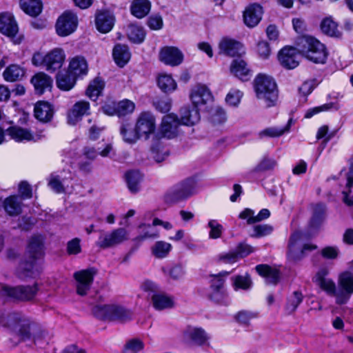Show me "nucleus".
<instances>
[{"instance_id":"nucleus-1","label":"nucleus","mask_w":353,"mask_h":353,"mask_svg":"<svg viewBox=\"0 0 353 353\" xmlns=\"http://www.w3.org/2000/svg\"><path fill=\"white\" fill-rule=\"evenodd\" d=\"M43 256V238L40 235L33 236L28 243L26 257L21 262L18 269V274L21 278L34 277L40 272L39 261Z\"/></svg>"},{"instance_id":"nucleus-2","label":"nucleus","mask_w":353,"mask_h":353,"mask_svg":"<svg viewBox=\"0 0 353 353\" xmlns=\"http://www.w3.org/2000/svg\"><path fill=\"white\" fill-rule=\"evenodd\" d=\"M298 50L304 57L315 63H325L328 52L325 46L315 37L303 35L296 42Z\"/></svg>"},{"instance_id":"nucleus-3","label":"nucleus","mask_w":353,"mask_h":353,"mask_svg":"<svg viewBox=\"0 0 353 353\" xmlns=\"http://www.w3.org/2000/svg\"><path fill=\"white\" fill-rule=\"evenodd\" d=\"M30 321L19 312L4 313L0 312V327L8 328L16 334L21 341L31 338Z\"/></svg>"},{"instance_id":"nucleus-4","label":"nucleus","mask_w":353,"mask_h":353,"mask_svg":"<svg viewBox=\"0 0 353 353\" xmlns=\"http://www.w3.org/2000/svg\"><path fill=\"white\" fill-rule=\"evenodd\" d=\"M254 88L258 99L263 100L268 107L273 106L278 99L275 81L270 76L259 74L254 81Z\"/></svg>"},{"instance_id":"nucleus-5","label":"nucleus","mask_w":353,"mask_h":353,"mask_svg":"<svg viewBox=\"0 0 353 353\" xmlns=\"http://www.w3.org/2000/svg\"><path fill=\"white\" fill-rule=\"evenodd\" d=\"M39 290L38 285H18L12 287L7 285H0V296L8 300L28 301L32 300Z\"/></svg>"},{"instance_id":"nucleus-6","label":"nucleus","mask_w":353,"mask_h":353,"mask_svg":"<svg viewBox=\"0 0 353 353\" xmlns=\"http://www.w3.org/2000/svg\"><path fill=\"white\" fill-rule=\"evenodd\" d=\"M303 234L299 231L294 232L289 239L288 259L292 262L303 259L308 252L317 248V246L310 243L302 244Z\"/></svg>"},{"instance_id":"nucleus-7","label":"nucleus","mask_w":353,"mask_h":353,"mask_svg":"<svg viewBox=\"0 0 353 353\" xmlns=\"http://www.w3.org/2000/svg\"><path fill=\"white\" fill-rule=\"evenodd\" d=\"M93 314L103 320L125 321L132 318V312L118 305H97L92 309Z\"/></svg>"},{"instance_id":"nucleus-8","label":"nucleus","mask_w":353,"mask_h":353,"mask_svg":"<svg viewBox=\"0 0 353 353\" xmlns=\"http://www.w3.org/2000/svg\"><path fill=\"white\" fill-rule=\"evenodd\" d=\"M130 233L126 229L119 228L101 232L96 244L101 249L115 248L128 241Z\"/></svg>"},{"instance_id":"nucleus-9","label":"nucleus","mask_w":353,"mask_h":353,"mask_svg":"<svg viewBox=\"0 0 353 353\" xmlns=\"http://www.w3.org/2000/svg\"><path fill=\"white\" fill-rule=\"evenodd\" d=\"M209 337L205 331L199 327L192 325L186 326L181 332L182 341L189 345H204Z\"/></svg>"},{"instance_id":"nucleus-10","label":"nucleus","mask_w":353,"mask_h":353,"mask_svg":"<svg viewBox=\"0 0 353 353\" xmlns=\"http://www.w3.org/2000/svg\"><path fill=\"white\" fill-rule=\"evenodd\" d=\"M338 285L337 304H345L353 294V273L342 272L339 276Z\"/></svg>"},{"instance_id":"nucleus-11","label":"nucleus","mask_w":353,"mask_h":353,"mask_svg":"<svg viewBox=\"0 0 353 353\" xmlns=\"http://www.w3.org/2000/svg\"><path fill=\"white\" fill-rule=\"evenodd\" d=\"M135 126L141 137L148 140L156 130V119L150 112H142L137 118Z\"/></svg>"},{"instance_id":"nucleus-12","label":"nucleus","mask_w":353,"mask_h":353,"mask_svg":"<svg viewBox=\"0 0 353 353\" xmlns=\"http://www.w3.org/2000/svg\"><path fill=\"white\" fill-rule=\"evenodd\" d=\"M97 271L94 268H90L74 272L77 292L81 296L87 294L93 283L94 276Z\"/></svg>"},{"instance_id":"nucleus-13","label":"nucleus","mask_w":353,"mask_h":353,"mask_svg":"<svg viewBox=\"0 0 353 353\" xmlns=\"http://www.w3.org/2000/svg\"><path fill=\"white\" fill-rule=\"evenodd\" d=\"M77 24V15L71 11H65L57 19V33L61 37L68 36L76 30Z\"/></svg>"},{"instance_id":"nucleus-14","label":"nucleus","mask_w":353,"mask_h":353,"mask_svg":"<svg viewBox=\"0 0 353 353\" xmlns=\"http://www.w3.org/2000/svg\"><path fill=\"white\" fill-rule=\"evenodd\" d=\"M329 271L327 268H321L316 272L313 278V281L327 295L334 296L337 304L338 290L334 281L327 277Z\"/></svg>"},{"instance_id":"nucleus-15","label":"nucleus","mask_w":353,"mask_h":353,"mask_svg":"<svg viewBox=\"0 0 353 353\" xmlns=\"http://www.w3.org/2000/svg\"><path fill=\"white\" fill-rule=\"evenodd\" d=\"M180 124L181 123L176 114H169L164 116L161 125L162 137L168 139L175 137L179 133Z\"/></svg>"},{"instance_id":"nucleus-16","label":"nucleus","mask_w":353,"mask_h":353,"mask_svg":"<svg viewBox=\"0 0 353 353\" xmlns=\"http://www.w3.org/2000/svg\"><path fill=\"white\" fill-rule=\"evenodd\" d=\"M298 48L284 47L278 55L279 61L282 66L287 69H294L299 64Z\"/></svg>"},{"instance_id":"nucleus-17","label":"nucleus","mask_w":353,"mask_h":353,"mask_svg":"<svg viewBox=\"0 0 353 353\" xmlns=\"http://www.w3.org/2000/svg\"><path fill=\"white\" fill-rule=\"evenodd\" d=\"M159 60L166 65L176 66L182 63L183 55L176 47L165 46L159 52Z\"/></svg>"},{"instance_id":"nucleus-18","label":"nucleus","mask_w":353,"mask_h":353,"mask_svg":"<svg viewBox=\"0 0 353 353\" xmlns=\"http://www.w3.org/2000/svg\"><path fill=\"white\" fill-rule=\"evenodd\" d=\"M114 22L115 17L114 14L109 10H101L96 14V27L97 29L102 33L110 32L112 29Z\"/></svg>"},{"instance_id":"nucleus-19","label":"nucleus","mask_w":353,"mask_h":353,"mask_svg":"<svg viewBox=\"0 0 353 353\" xmlns=\"http://www.w3.org/2000/svg\"><path fill=\"white\" fill-rule=\"evenodd\" d=\"M18 26L14 17L8 12L0 14V32L3 34L14 39L18 33Z\"/></svg>"},{"instance_id":"nucleus-20","label":"nucleus","mask_w":353,"mask_h":353,"mask_svg":"<svg viewBox=\"0 0 353 353\" xmlns=\"http://www.w3.org/2000/svg\"><path fill=\"white\" fill-rule=\"evenodd\" d=\"M219 54L229 57L241 55L243 51V45L229 37H223L219 43Z\"/></svg>"},{"instance_id":"nucleus-21","label":"nucleus","mask_w":353,"mask_h":353,"mask_svg":"<svg viewBox=\"0 0 353 353\" xmlns=\"http://www.w3.org/2000/svg\"><path fill=\"white\" fill-rule=\"evenodd\" d=\"M190 99L193 106L199 108V107L210 102L212 100V96L206 86L198 85L191 90Z\"/></svg>"},{"instance_id":"nucleus-22","label":"nucleus","mask_w":353,"mask_h":353,"mask_svg":"<svg viewBox=\"0 0 353 353\" xmlns=\"http://www.w3.org/2000/svg\"><path fill=\"white\" fill-rule=\"evenodd\" d=\"M65 55L61 48H54L46 54V69L48 72H53L61 68Z\"/></svg>"},{"instance_id":"nucleus-23","label":"nucleus","mask_w":353,"mask_h":353,"mask_svg":"<svg viewBox=\"0 0 353 353\" xmlns=\"http://www.w3.org/2000/svg\"><path fill=\"white\" fill-rule=\"evenodd\" d=\"M150 300L152 307L158 311L171 309L174 306V298L161 290L151 294Z\"/></svg>"},{"instance_id":"nucleus-24","label":"nucleus","mask_w":353,"mask_h":353,"mask_svg":"<svg viewBox=\"0 0 353 353\" xmlns=\"http://www.w3.org/2000/svg\"><path fill=\"white\" fill-rule=\"evenodd\" d=\"M263 14L262 7L253 3L246 8L243 12V21L245 24L249 28L255 27L261 21Z\"/></svg>"},{"instance_id":"nucleus-25","label":"nucleus","mask_w":353,"mask_h":353,"mask_svg":"<svg viewBox=\"0 0 353 353\" xmlns=\"http://www.w3.org/2000/svg\"><path fill=\"white\" fill-rule=\"evenodd\" d=\"M34 91L38 94H42L46 91H50L52 87V79L44 72L35 74L30 80Z\"/></svg>"},{"instance_id":"nucleus-26","label":"nucleus","mask_w":353,"mask_h":353,"mask_svg":"<svg viewBox=\"0 0 353 353\" xmlns=\"http://www.w3.org/2000/svg\"><path fill=\"white\" fill-rule=\"evenodd\" d=\"M90 104L87 101L77 102L68 113V123L74 125L80 121L83 116L88 112Z\"/></svg>"},{"instance_id":"nucleus-27","label":"nucleus","mask_w":353,"mask_h":353,"mask_svg":"<svg viewBox=\"0 0 353 353\" xmlns=\"http://www.w3.org/2000/svg\"><path fill=\"white\" fill-rule=\"evenodd\" d=\"M34 117L42 123H48L53 117L54 110L52 105L46 101H39L35 104Z\"/></svg>"},{"instance_id":"nucleus-28","label":"nucleus","mask_w":353,"mask_h":353,"mask_svg":"<svg viewBox=\"0 0 353 353\" xmlns=\"http://www.w3.org/2000/svg\"><path fill=\"white\" fill-rule=\"evenodd\" d=\"M200 120V114L198 108L183 107L180 111V121L185 125H194Z\"/></svg>"},{"instance_id":"nucleus-29","label":"nucleus","mask_w":353,"mask_h":353,"mask_svg":"<svg viewBox=\"0 0 353 353\" xmlns=\"http://www.w3.org/2000/svg\"><path fill=\"white\" fill-rule=\"evenodd\" d=\"M230 72L242 81H248L252 77V72L247 63L242 59H234L230 65Z\"/></svg>"},{"instance_id":"nucleus-30","label":"nucleus","mask_w":353,"mask_h":353,"mask_svg":"<svg viewBox=\"0 0 353 353\" xmlns=\"http://www.w3.org/2000/svg\"><path fill=\"white\" fill-rule=\"evenodd\" d=\"M228 272H221L219 275L214 276V279L212 281L211 284V290L212 292L210 294V298L212 301L219 303L221 302L224 296L223 292V279L220 277V276H226L228 275Z\"/></svg>"},{"instance_id":"nucleus-31","label":"nucleus","mask_w":353,"mask_h":353,"mask_svg":"<svg viewBox=\"0 0 353 353\" xmlns=\"http://www.w3.org/2000/svg\"><path fill=\"white\" fill-rule=\"evenodd\" d=\"M115 63L120 67H123L130 59L131 53L125 45L117 44L112 52Z\"/></svg>"},{"instance_id":"nucleus-32","label":"nucleus","mask_w":353,"mask_h":353,"mask_svg":"<svg viewBox=\"0 0 353 353\" xmlns=\"http://www.w3.org/2000/svg\"><path fill=\"white\" fill-rule=\"evenodd\" d=\"M120 134L123 140L129 144H134L140 139H142L138 133L136 126L133 128L129 123H122L120 128Z\"/></svg>"},{"instance_id":"nucleus-33","label":"nucleus","mask_w":353,"mask_h":353,"mask_svg":"<svg viewBox=\"0 0 353 353\" xmlns=\"http://www.w3.org/2000/svg\"><path fill=\"white\" fill-rule=\"evenodd\" d=\"M150 8L151 3L149 0H133L130 6L132 14L139 19L145 17Z\"/></svg>"},{"instance_id":"nucleus-34","label":"nucleus","mask_w":353,"mask_h":353,"mask_svg":"<svg viewBox=\"0 0 353 353\" xmlns=\"http://www.w3.org/2000/svg\"><path fill=\"white\" fill-rule=\"evenodd\" d=\"M255 269L259 275L265 279L266 283L274 285L278 282L279 272L277 270L265 264L258 265Z\"/></svg>"},{"instance_id":"nucleus-35","label":"nucleus","mask_w":353,"mask_h":353,"mask_svg":"<svg viewBox=\"0 0 353 353\" xmlns=\"http://www.w3.org/2000/svg\"><path fill=\"white\" fill-rule=\"evenodd\" d=\"M125 181L131 193L135 194L140 190L143 176L138 170H130L125 173Z\"/></svg>"},{"instance_id":"nucleus-36","label":"nucleus","mask_w":353,"mask_h":353,"mask_svg":"<svg viewBox=\"0 0 353 353\" xmlns=\"http://www.w3.org/2000/svg\"><path fill=\"white\" fill-rule=\"evenodd\" d=\"M5 211L10 216H16L21 213L22 208L21 199L17 195L6 198L3 201Z\"/></svg>"},{"instance_id":"nucleus-37","label":"nucleus","mask_w":353,"mask_h":353,"mask_svg":"<svg viewBox=\"0 0 353 353\" xmlns=\"http://www.w3.org/2000/svg\"><path fill=\"white\" fill-rule=\"evenodd\" d=\"M75 78L85 75L88 72V64L83 57H75L70 62L69 71Z\"/></svg>"},{"instance_id":"nucleus-38","label":"nucleus","mask_w":353,"mask_h":353,"mask_svg":"<svg viewBox=\"0 0 353 353\" xmlns=\"http://www.w3.org/2000/svg\"><path fill=\"white\" fill-rule=\"evenodd\" d=\"M6 132L11 139L17 142L30 141L33 139V135L29 130L17 125L10 126Z\"/></svg>"},{"instance_id":"nucleus-39","label":"nucleus","mask_w":353,"mask_h":353,"mask_svg":"<svg viewBox=\"0 0 353 353\" xmlns=\"http://www.w3.org/2000/svg\"><path fill=\"white\" fill-rule=\"evenodd\" d=\"M25 74V70L17 64H11L3 71L2 76L7 82H14L21 80Z\"/></svg>"},{"instance_id":"nucleus-40","label":"nucleus","mask_w":353,"mask_h":353,"mask_svg":"<svg viewBox=\"0 0 353 353\" xmlns=\"http://www.w3.org/2000/svg\"><path fill=\"white\" fill-rule=\"evenodd\" d=\"M56 83L57 87L60 90L68 91L74 86L76 83V78L68 71L59 72L57 75Z\"/></svg>"},{"instance_id":"nucleus-41","label":"nucleus","mask_w":353,"mask_h":353,"mask_svg":"<svg viewBox=\"0 0 353 353\" xmlns=\"http://www.w3.org/2000/svg\"><path fill=\"white\" fill-rule=\"evenodd\" d=\"M321 31L333 37H340L341 35V32L338 29L337 23L333 20L332 17H327L324 18L320 25Z\"/></svg>"},{"instance_id":"nucleus-42","label":"nucleus","mask_w":353,"mask_h":353,"mask_svg":"<svg viewBox=\"0 0 353 353\" xmlns=\"http://www.w3.org/2000/svg\"><path fill=\"white\" fill-rule=\"evenodd\" d=\"M21 9L32 17L39 15L42 10V4L40 0H20Z\"/></svg>"},{"instance_id":"nucleus-43","label":"nucleus","mask_w":353,"mask_h":353,"mask_svg":"<svg viewBox=\"0 0 353 353\" xmlns=\"http://www.w3.org/2000/svg\"><path fill=\"white\" fill-rule=\"evenodd\" d=\"M293 120L292 119H290L288 121V123L284 127H271L268 128L262 131H261L259 134L260 138H263L264 137H280L285 132H288L290 131V127L292 124Z\"/></svg>"},{"instance_id":"nucleus-44","label":"nucleus","mask_w":353,"mask_h":353,"mask_svg":"<svg viewBox=\"0 0 353 353\" xmlns=\"http://www.w3.org/2000/svg\"><path fill=\"white\" fill-rule=\"evenodd\" d=\"M105 87V82L99 77H97L89 84L86 90L87 96L95 101L102 93Z\"/></svg>"},{"instance_id":"nucleus-45","label":"nucleus","mask_w":353,"mask_h":353,"mask_svg":"<svg viewBox=\"0 0 353 353\" xmlns=\"http://www.w3.org/2000/svg\"><path fill=\"white\" fill-rule=\"evenodd\" d=\"M127 34L128 39L135 43H142L145 37V32L143 27L136 24H130L128 26Z\"/></svg>"},{"instance_id":"nucleus-46","label":"nucleus","mask_w":353,"mask_h":353,"mask_svg":"<svg viewBox=\"0 0 353 353\" xmlns=\"http://www.w3.org/2000/svg\"><path fill=\"white\" fill-rule=\"evenodd\" d=\"M155 225L141 224L139 225L140 234L133 239L134 241L141 242L148 239H156L159 236V232Z\"/></svg>"},{"instance_id":"nucleus-47","label":"nucleus","mask_w":353,"mask_h":353,"mask_svg":"<svg viewBox=\"0 0 353 353\" xmlns=\"http://www.w3.org/2000/svg\"><path fill=\"white\" fill-rule=\"evenodd\" d=\"M325 205L323 203H317L314 206L313 214L310 221V226L313 228H318L325 219Z\"/></svg>"},{"instance_id":"nucleus-48","label":"nucleus","mask_w":353,"mask_h":353,"mask_svg":"<svg viewBox=\"0 0 353 353\" xmlns=\"http://www.w3.org/2000/svg\"><path fill=\"white\" fill-rule=\"evenodd\" d=\"M172 245L163 241H157L152 247V254L158 259L166 257L172 250Z\"/></svg>"},{"instance_id":"nucleus-49","label":"nucleus","mask_w":353,"mask_h":353,"mask_svg":"<svg viewBox=\"0 0 353 353\" xmlns=\"http://www.w3.org/2000/svg\"><path fill=\"white\" fill-rule=\"evenodd\" d=\"M135 109V104L129 99L120 101L115 105V114L118 117H125L132 114Z\"/></svg>"},{"instance_id":"nucleus-50","label":"nucleus","mask_w":353,"mask_h":353,"mask_svg":"<svg viewBox=\"0 0 353 353\" xmlns=\"http://www.w3.org/2000/svg\"><path fill=\"white\" fill-rule=\"evenodd\" d=\"M157 83L159 88L165 92H172L176 88V83L169 74H160Z\"/></svg>"},{"instance_id":"nucleus-51","label":"nucleus","mask_w":353,"mask_h":353,"mask_svg":"<svg viewBox=\"0 0 353 353\" xmlns=\"http://www.w3.org/2000/svg\"><path fill=\"white\" fill-rule=\"evenodd\" d=\"M303 295L298 291L294 292L288 298L285 310L288 314L293 313L303 301Z\"/></svg>"},{"instance_id":"nucleus-52","label":"nucleus","mask_w":353,"mask_h":353,"mask_svg":"<svg viewBox=\"0 0 353 353\" xmlns=\"http://www.w3.org/2000/svg\"><path fill=\"white\" fill-rule=\"evenodd\" d=\"M341 108L340 104L338 102H330L327 103H325L322 105L315 107L312 109L308 110L305 115V118H311L314 114L319 113L321 112H325L330 110L336 111L339 110Z\"/></svg>"},{"instance_id":"nucleus-53","label":"nucleus","mask_w":353,"mask_h":353,"mask_svg":"<svg viewBox=\"0 0 353 353\" xmlns=\"http://www.w3.org/2000/svg\"><path fill=\"white\" fill-rule=\"evenodd\" d=\"M258 317V314L254 312L241 310L235 315L236 321L242 326L248 327L250 321Z\"/></svg>"},{"instance_id":"nucleus-54","label":"nucleus","mask_w":353,"mask_h":353,"mask_svg":"<svg viewBox=\"0 0 353 353\" xmlns=\"http://www.w3.org/2000/svg\"><path fill=\"white\" fill-rule=\"evenodd\" d=\"M233 285L235 290L241 289L243 290H250L252 283L250 276L246 274L244 276L239 275L232 278Z\"/></svg>"},{"instance_id":"nucleus-55","label":"nucleus","mask_w":353,"mask_h":353,"mask_svg":"<svg viewBox=\"0 0 353 353\" xmlns=\"http://www.w3.org/2000/svg\"><path fill=\"white\" fill-rule=\"evenodd\" d=\"M164 199L166 203H174L185 199L186 198L177 186L174 185L165 193Z\"/></svg>"},{"instance_id":"nucleus-56","label":"nucleus","mask_w":353,"mask_h":353,"mask_svg":"<svg viewBox=\"0 0 353 353\" xmlns=\"http://www.w3.org/2000/svg\"><path fill=\"white\" fill-rule=\"evenodd\" d=\"M209 120L214 125L223 123L226 121L225 111L220 107L212 108L210 110Z\"/></svg>"},{"instance_id":"nucleus-57","label":"nucleus","mask_w":353,"mask_h":353,"mask_svg":"<svg viewBox=\"0 0 353 353\" xmlns=\"http://www.w3.org/2000/svg\"><path fill=\"white\" fill-rule=\"evenodd\" d=\"M208 228L210 229L209 238L212 239H217L222 235L223 227L217 220L210 219L208 223Z\"/></svg>"},{"instance_id":"nucleus-58","label":"nucleus","mask_w":353,"mask_h":353,"mask_svg":"<svg viewBox=\"0 0 353 353\" xmlns=\"http://www.w3.org/2000/svg\"><path fill=\"white\" fill-rule=\"evenodd\" d=\"M151 152L152 158L157 163L162 162L168 156V150L159 143L152 144Z\"/></svg>"},{"instance_id":"nucleus-59","label":"nucleus","mask_w":353,"mask_h":353,"mask_svg":"<svg viewBox=\"0 0 353 353\" xmlns=\"http://www.w3.org/2000/svg\"><path fill=\"white\" fill-rule=\"evenodd\" d=\"M176 185L186 199L195 192V182L192 179H187Z\"/></svg>"},{"instance_id":"nucleus-60","label":"nucleus","mask_w":353,"mask_h":353,"mask_svg":"<svg viewBox=\"0 0 353 353\" xmlns=\"http://www.w3.org/2000/svg\"><path fill=\"white\" fill-rule=\"evenodd\" d=\"M144 347L143 342L137 338L129 340L125 345L123 353H137Z\"/></svg>"},{"instance_id":"nucleus-61","label":"nucleus","mask_w":353,"mask_h":353,"mask_svg":"<svg viewBox=\"0 0 353 353\" xmlns=\"http://www.w3.org/2000/svg\"><path fill=\"white\" fill-rule=\"evenodd\" d=\"M49 186L57 193L65 192V183L58 175H51L48 182Z\"/></svg>"},{"instance_id":"nucleus-62","label":"nucleus","mask_w":353,"mask_h":353,"mask_svg":"<svg viewBox=\"0 0 353 353\" xmlns=\"http://www.w3.org/2000/svg\"><path fill=\"white\" fill-rule=\"evenodd\" d=\"M273 231V227L268 224H259L253 227V234L251 236L260 238L270 234Z\"/></svg>"},{"instance_id":"nucleus-63","label":"nucleus","mask_w":353,"mask_h":353,"mask_svg":"<svg viewBox=\"0 0 353 353\" xmlns=\"http://www.w3.org/2000/svg\"><path fill=\"white\" fill-rule=\"evenodd\" d=\"M153 106L161 112H167L170 110L172 103L169 98H157L153 101Z\"/></svg>"},{"instance_id":"nucleus-64","label":"nucleus","mask_w":353,"mask_h":353,"mask_svg":"<svg viewBox=\"0 0 353 353\" xmlns=\"http://www.w3.org/2000/svg\"><path fill=\"white\" fill-rule=\"evenodd\" d=\"M242 96V92L239 90L232 89L227 94L225 101L228 105L236 107L239 104Z\"/></svg>"}]
</instances>
